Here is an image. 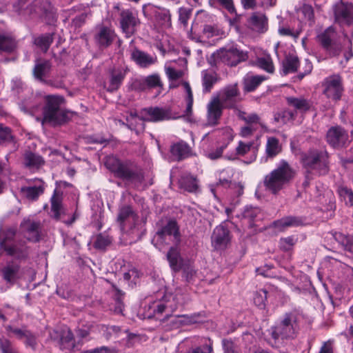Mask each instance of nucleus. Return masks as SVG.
<instances>
[{
  "label": "nucleus",
  "mask_w": 353,
  "mask_h": 353,
  "mask_svg": "<svg viewBox=\"0 0 353 353\" xmlns=\"http://www.w3.org/2000/svg\"><path fill=\"white\" fill-rule=\"evenodd\" d=\"M301 163L307 173L305 185H307L309 181L312 179L311 174L325 175L330 170L329 154L326 150H309L302 154Z\"/></svg>",
  "instance_id": "f257e3e1"
},
{
  "label": "nucleus",
  "mask_w": 353,
  "mask_h": 353,
  "mask_svg": "<svg viewBox=\"0 0 353 353\" xmlns=\"http://www.w3.org/2000/svg\"><path fill=\"white\" fill-rule=\"evenodd\" d=\"M295 170L285 160H281L276 168L265 176L264 185L273 194H276L294 178Z\"/></svg>",
  "instance_id": "f03ea898"
},
{
  "label": "nucleus",
  "mask_w": 353,
  "mask_h": 353,
  "mask_svg": "<svg viewBox=\"0 0 353 353\" xmlns=\"http://www.w3.org/2000/svg\"><path fill=\"white\" fill-rule=\"evenodd\" d=\"M105 165L114 175L124 181L132 183H141L143 176L141 172L134 169L128 162H121L114 156L105 158Z\"/></svg>",
  "instance_id": "7ed1b4c3"
},
{
  "label": "nucleus",
  "mask_w": 353,
  "mask_h": 353,
  "mask_svg": "<svg viewBox=\"0 0 353 353\" xmlns=\"http://www.w3.org/2000/svg\"><path fill=\"white\" fill-rule=\"evenodd\" d=\"M300 314L296 311L286 312L280 323L272 328V336L274 339H294L299 330Z\"/></svg>",
  "instance_id": "20e7f679"
},
{
  "label": "nucleus",
  "mask_w": 353,
  "mask_h": 353,
  "mask_svg": "<svg viewBox=\"0 0 353 353\" xmlns=\"http://www.w3.org/2000/svg\"><path fill=\"white\" fill-rule=\"evenodd\" d=\"M63 98L59 96H48L43 110V123L61 125L69 119L68 112L60 108Z\"/></svg>",
  "instance_id": "39448f33"
},
{
  "label": "nucleus",
  "mask_w": 353,
  "mask_h": 353,
  "mask_svg": "<svg viewBox=\"0 0 353 353\" xmlns=\"http://www.w3.org/2000/svg\"><path fill=\"white\" fill-rule=\"evenodd\" d=\"M323 94L333 101L341 100L344 92L343 80L339 74H333L326 77L323 83Z\"/></svg>",
  "instance_id": "423d86ee"
},
{
  "label": "nucleus",
  "mask_w": 353,
  "mask_h": 353,
  "mask_svg": "<svg viewBox=\"0 0 353 353\" xmlns=\"http://www.w3.org/2000/svg\"><path fill=\"white\" fill-rule=\"evenodd\" d=\"M318 41L324 50L332 57L339 55L342 50L341 43L337 40V34L332 27H329L317 36Z\"/></svg>",
  "instance_id": "0eeeda50"
},
{
  "label": "nucleus",
  "mask_w": 353,
  "mask_h": 353,
  "mask_svg": "<svg viewBox=\"0 0 353 353\" xmlns=\"http://www.w3.org/2000/svg\"><path fill=\"white\" fill-rule=\"evenodd\" d=\"M51 341L61 350L70 352L75 347V339L71 330L68 327L55 330L50 332Z\"/></svg>",
  "instance_id": "6e6552de"
},
{
  "label": "nucleus",
  "mask_w": 353,
  "mask_h": 353,
  "mask_svg": "<svg viewBox=\"0 0 353 353\" xmlns=\"http://www.w3.org/2000/svg\"><path fill=\"white\" fill-rule=\"evenodd\" d=\"M335 22L340 26H350L353 23V2L340 0L334 7Z\"/></svg>",
  "instance_id": "1a4fd4ad"
},
{
  "label": "nucleus",
  "mask_w": 353,
  "mask_h": 353,
  "mask_svg": "<svg viewBox=\"0 0 353 353\" xmlns=\"http://www.w3.org/2000/svg\"><path fill=\"white\" fill-rule=\"evenodd\" d=\"M247 58L246 53L239 50L236 48H222L214 54L216 61L222 62L229 66H235L239 63L245 61Z\"/></svg>",
  "instance_id": "9d476101"
},
{
  "label": "nucleus",
  "mask_w": 353,
  "mask_h": 353,
  "mask_svg": "<svg viewBox=\"0 0 353 353\" xmlns=\"http://www.w3.org/2000/svg\"><path fill=\"white\" fill-rule=\"evenodd\" d=\"M326 141L334 148H345L349 143L348 132L339 125L332 126L327 132Z\"/></svg>",
  "instance_id": "9b49d317"
},
{
  "label": "nucleus",
  "mask_w": 353,
  "mask_h": 353,
  "mask_svg": "<svg viewBox=\"0 0 353 353\" xmlns=\"http://www.w3.org/2000/svg\"><path fill=\"white\" fill-rule=\"evenodd\" d=\"M166 236H172L173 241L176 245L180 243L181 234L176 221L168 220L164 225H160L156 232L153 241L157 239V241L163 242Z\"/></svg>",
  "instance_id": "f8f14e48"
},
{
  "label": "nucleus",
  "mask_w": 353,
  "mask_h": 353,
  "mask_svg": "<svg viewBox=\"0 0 353 353\" xmlns=\"http://www.w3.org/2000/svg\"><path fill=\"white\" fill-rule=\"evenodd\" d=\"M225 108H234L236 103L241 101L240 91L237 84H231L225 86L216 97Z\"/></svg>",
  "instance_id": "ddd939ff"
},
{
  "label": "nucleus",
  "mask_w": 353,
  "mask_h": 353,
  "mask_svg": "<svg viewBox=\"0 0 353 353\" xmlns=\"http://www.w3.org/2000/svg\"><path fill=\"white\" fill-rule=\"evenodd\" d=\"M141 120L150 122H159L172 118L169 109L159 107L144 108L141 110Z\"/></svg>",
  "instance_id": "4468645a"
},
{
  "label": "nucleus",
  "mask_w": 353,
  "mask_h": 353,
  "mask_svg": "<svg viewBox=\"0 0 353 353\" xmlns=\"http://www.w3.org/2000/svg\"><path fill=\"white\" fill-rule=\"evenodd\" d=\"M212 245L215 250L225 249L231 240L230 233L223 224L216 226L212 234Z\"/></svg>",
  "instance_id": "2eb2a0df"
},
{
  "label": "nucleus",
  "mask_w": 353,
  "mask_h": 353,
  "mask_svg": "<svg viewBox=\"0 0 353 353\" xmlns=\"http://www.w3.org/2000/svg\"><path fill=\"white\" fill-rule=\"evenodd\" d=\"M0 246L8 255L19 261H26L28 258L30 248L24 243L8 244L6 242H1Z\"/></svg>",
  "instance_id": "dca6fc26"
},
{
  "label": "nucleus",
  "mask_w": 353,
  "mask_h": 353,
  "mask_svg": "<svg viewBox=\"0 0 353 353\" xmlns=\"http://www.w3.org/2000/svg\"><path fill=\"white\" fill-rule=\"evenodd\" d=\"M120 24L126 37H130L135 32L136 28L139 24V20L132 11L125 10L120 13Z\"/></svg>",
  "instance_id": "f3484780"
},
{
  "label": "nucleus",
  "mask_w": 353,
  "mask_h": 353,
  "mask_svg": "<svg viewBox=\"0 0 353 353\" xmlns=\"http://www.w3.org/2000/svg\"><path fill=\"white\" fill-rule=\"evenodd\" d=\"M94 38L100 48H106L112 43L116 38V34L110 28L100 26L97 28Z\"/></svg>",
  "instance_id": "a211bd4d"
},
{
  "label": "nucleus",
  "mask_w": 353,
  "mask_h": 353,
  "mask_svg": "<svg viewBox=\"0 0 353 353\" xmlns=\"http://www.w3.org/2000/svg\"><path fill=\"white\" fill-rule=\"evenodd\" d=\"M130 59L137 65L142 68H147L157 62V57L151 55L134 47L130 50Z\"/></svg>",
  "instance_id": "6ab92c4d"
},
{
  "label": "nucleus",
  "mask_w": 353,
  "mask_h": 353,
  "mask_svg": "<svg viewBox=\"0 0 353 353\" xmlns=\"http://www.w3.org/2000/svg\"><path fill=\"white\" fill-rule=\"evenodd\" d=\"M224 107L220 102V99L213 98L208 104L207 122L208 125H216L222 114Z\"/></svg>",
  "instance_id": "aec40b11"
},
{
  "label": "nucleus",
  "mask_w": 353,
  "mask_h": 353,
  "mask_svg": "<svg viewBox=\"0 0 353 353\" xmlns=\"http://www.w3.org/2000/svg\"><path fill=\"white\" fill-rule=\"evenodd\" d=\"M21 267L19 264L10 262L8 263L0 270V274L6 283L13 285L20 279Z\"/></svg>",
  "instance_id": "412c9836"
},
{
  "label": "nucleus",
  "mask_w": 353,
  "mask_h": 353,
  "mask_svg": "<svg viewBox=\"0 0 353 353\" xmlns=\"http://www.w3.org/2000/svg\"><path fill=\"white\" fill-rule=\"evenodd\" d=\"M52 68V64L50 61L43 60L37 61L32 70L33 76L39 81L50 85L53 83L51 81H48L45 78L48 77Z\"/></svg>",
  "instance_id": "4be33fe9"
},
{
  "label": "nucleus",
  "mask_w": 353,
  "mask_h": 353,
  "mask_svg": "<svg viewBox=\"0 0 353 353\" xmlns=\"http://www.w3.org/2000/svg\"><path fill=\"white\" fill-rule=\"evenodd\" d=\"M45 190L44 183L42 181L34 185L23 186L20 188V194L22 197L28 201H37L43 194Z\"/></svg>",
  "instance_id": "5701e85b"
},
{
  "label": "nucleus",
  "mask_w": 353,
  "mask_h": 353,
  "mask_svg": "<svg viewBox=\"0 0 353 353\" xmlns=\"http://www.w3.org/2000/svg\"><path fill=\"white\" fill-rule=\"evenodd\" d=\"M170 153L175 160L179 161L190 157L192 149L186 142L180 141L171 145Z\"/></svg>",
  "instance_id": "b1692460"
},
{
  "label": "nucleus",
  "mask_w": 353,
  "mask_h": 353,
  "mask_svg": "<svg viewBox=\"0 0 353 353\" xmlns=\"http://www.w3.org/2000/svg\"><path fill=\"white\" fill-rule=\"evenodd\" d=\"M26 231V238L33 242L39 240L41 223L39 221H34L30 219H25L21 224Z\"/></svg>",
  "instance_id": "393cba45"
},
{
  "label": "nucleus",
  "mask_w": 353,
  "mask_h": 353,
  "mask_svg": "<svg viewBox=\"0 0 353 353\" xmlns=\"http://www.w3.org/2000/svg\"><path fill=\"white\" fill-rule=\"evenodd\" d=\"M181 294H176L175 296H172V301L174 302L173 304L170 300L159 303L154 305V312L155 314H161L164 312H173L177 309L179 305H183V302L181 301Z\"/></svg>",
  "instance_id": "a878e982"
},
{
  "label": "nucleus",
  "mask_w": 353,
  "mask_h": 353,
  "mask_svg": "<svg viewBox=\"0 0 353 353\" xmlns=\"http://www.w3.org/2000/svg\"><path fill=\"white\" fill-rule=\"evenodd\" d=\"M249 26L254 31L264 32L268 28V19L261 12H254L248 19Z\"/></svg>",
  "instance_id": "bb28decb"
},
{
  "label": "nucleus",
  "mask_w": 353,
  "mask_h": 353,
  "mask_svg": "<svg viewBox=\"0 0 353 353\" xmlns=\"http://www.w3.org/2000/svg\"><path fill=\"white\" fill-rule=\"evenodd\" d=\"M148 8L150 12L153 14L157 23L160 26H170L171 16L169 10L150 5Z\"/></svg>",
  "instance_id": "cd10ccee"
},
{
  "label": "nucleus",
  "mask_w": 353,
  "mask_h": 353,
  "mask_svg": "<svg viewBox=\"0 0 353 353\" xmlns=\"http://www.w3.org/2000/svg\"><path fill=\"white\" fill-rule=\"evenodd\" d=\"M45 163L44 159L38 154L26 151L23 154V165L30 170H38Z\"/></svg>",
  "instance_id": "c85d7f7f"
},
{
  "label": "nucleus",
  "mask_w": 353,
  "mask_h": 353,
  "mask_svg": "<svg viewBox=\"0 0 353 353\" xmlns=\"http://www.w3.org/2000/svg\"><path fill=\"white\" fill-rule=\"evenodd\" d=\"M179 185L181 189L189 192H196L199 190L196 178L188 173L181 176L179 179Z\"/></svg>",
  "instance_id": "c756f323"
},
{
  "label": "nucleus",
  "mask_w": 353,
  "mask_h": 353,
  "mask_svg": "<svg viewBox=\"0 0 353 353\" xmlns=\"http://www.w3.org/2000/svg\"><path fill=\"white\" fill-rule=\"evenodd\" d=\"M285 99L288 105L292 108L296 114L298 111L305 112L310 108V101L303 97H288Z\"/></svg>",
  "instance_id": "7c9ffc66"
},
{
  "label": "nucleus",
  "mask_w": 353,
  "mask_h": 353,
  "mask_svg": "<svg viewBox=\"0 0 353 353\" xmlns=\"http://www.w3.org/2000/svg\"><path fill=\"white\" fill-rule=\"evenodd\" d=\"M167 259L172 270L178 272L181 270L183 261L176 245L170 248L167 253Z\"/></svg>",
  "instance_id": "2f4dec72"
},
{
  "label": "nucleus",
  "mask_w": 353,
  "mask_h": 353,
  "mask_svg": "<svg viewBox=\"0 0 353 353\" xmlns=\"http://www.w3.org/2000/svg\"><path fill=\"white\" fill-rule=\"evenodd\" d=\"M128 71V69L127 68L125 69H116L112 70L110 76V85L108 87L109 91L114 92L119 89Z\"/></svg>",
  "instance_id": "473e14b6"
},
{
  "label": "nucleus",
  "mask_w": 353,
  "mask_h": 353,
  "mask_svg": "<svg viewBox=\"0 0 353 353\" xmlns=\"http://www.w3.org/2000/svg\"><path fill=\"white\" fill-rule=\"evenodd\" d=\"M17 48V41L9 34L0 31V53H11Z\"/></svg>",
  "instance_id": "72a5a7b5"
},
{
  "label": "nucleus",
  "mask_w": 353,
  "mask_h": 353,
  "mask_svg": "<svg viewBox=\"0 0 353 353\" xmlns=\"http://www.w3.org/2000/svg\"><path fill=\"white\" fill-rule=\"evenodd\" d=\"M301 221L296 216H285L281 219L274 221L272 223L273 226L280 231H283L288 228L298 226L301 224Z\"/></svg>",
  "instance_id": "f704fd0d"
},
{
  "label": "nucleus",
  "mask_w": 353,
  "mask_h": 353,
  "mask_svg": "<svg viewBox=\"0 0 353 353\" xmlns=\"http://www.w3.org/2000/svg\"><path fill=\"white\" fill-rule=\"evenodd\" d=\"M281 152V146L279 140L275 137H269L267 141L265 153L266 159L274 158Z\"/></svg>",
  "instance_id": "c9c22d12"
},
{
  "label": "nucleus",
  "mask_w": 353,
  "mask_h": 353,
  "mask_svg": "<svg viewBox=\"0 0 353 353\" xmlns=\"http://www.w3.org/2000/svg\"><path fill=\"white\" fill-rule=\"evenodd\" d=\"M261 210L258 208L246 206L241 214L243 220L247 221L250 227L254 225V222L257 220Z\"/></svg>",
  "instance_id": "e433bc0d"
},
{
  "label": "nucleus",
  "mask_w": 353,
  "mask_h": 353,
  "mask_svg": "<svg viewBox=\"0 0 353 353\" xmlns=\"http://www.w3.org/2000/svg\"><path fill=\"white\" fill-rule=\"evenodd\" d=\"M283 74L286 75L289 73L295 72L297 70L299 59L296 57L290 55L283 61Z\"/></svg>",
  "instance_id": "4c0bfd02"
},
{
  "label": "nucleus",
  "mask_w": 353,
  "mask_h": 353,
  "mask_svg": "<svg viewBox=\"0 0 353 353\" xmlns=\"http://www.w3.org/2000/svg\"><path fill=\"white\" fill-rule=\"evenodd\" d=\"M51 210L53 217L56 220H61L62 215L65 214V209L63 208L61 199L59 196L54 195L51 199Z\"/></svg>",
  "instance_id": "58836bf2"
},
{
  "label": "nucleus",
  "mask_w": 353,
  "mask_h": 353,
  "mask_svg": "<svg viewBox=\"0 0 353 353\" xmlns=\"http://www.w3.org/2000/svg\"><path fill=\"white\" fill-rule=\"evenodd\" d=\"M216 74L214 72H208L204 70L202 72V83L203 86V91L209 92L213 85L216 82Z\"/></svg>",
  "instance_id": "ea45409f"
},
{
  "label": "nucleus",
  "mask_w": 353,
  "mask_h": 353,
  "mask_svg": "<svg viewBox=\"0 0 353 353\" xmlns=\"http://www.w3.org/2000/svg\"><path fill=\"white\" fill-rule=\"evenodd\" d=\"M296 117V112L285 109L274 114V120L277 123L285 124L290 121H294Z\"/></svg>",
  "instance_id": "a19ab883"
},
{
  "label": "nucleus",
  "mask_w": 353,
  "mask_h": 353,
  "mask_svg": "<svg viewBox=\"0 0 353 353\" xmlns=\"http://www.w3.org/2000/svg\"><path fill=\"white\" fill-rule=\"evenodd\" d=\"M265 79V77L261 75L248 77L244 80V90L247 92H252Z\"/></svg>",
  "instance_id": "79ce46f5"
},
{
  "label": "nucleus",
  "mask_w": 353,
  "mask_h": 353,
  "mask_svg": "<svg viewBox=\"0 0 353 353\" xmlns=\"http://www.w3.org/2000/svg\"><path fill=\"white\" fill-rule=\"evenodd\" d=\"M130 218H132L133 221L137 219V215L134 212L130 206L125 205L119 209L117 221L121 224H123L126 220Z\"/></svg>",
  "instance_id": "37998d69"
},
{
  "label": "nucleus",
  "mask_w": 353,
  "mask_h": 353,
  "mask_svg": "<svg viewBox=\"0 0 353 353\" xmlns=\"http://www.w3.org/2000/svg\"><path fill=\"white\" fill-rule=\"evenodd\" d=\"M53 41L52 34H42L34 39V44L39 47L43 52H47Z\"/></svg>",
  "instance_id": "c03bdc74"
},
{
  "label": "nucleus",
  "mask_w": 353,
  "mask_h": 353,
  "mask_svg": "<svg viewBox=\"0 0 353 353\" xmlns=\"http://www.w3.org/2000/svg\"><path fill=\"white\" fill-rule=\"evenodd\" d=\"M253 148L254 154L256 153L257 148H253L252 143H245L243 141H239V145L236 148V153L234 156H228L227 158L228 159H234L235 155H241L244 156L247 154L251 149ZM256 158V154H254V159Z\"/></svg>",
  "instance_id": "a18cd8bd"
},
{
  "label": "nucleus",
  "mask_w": 353,
  "mask_h": 353,
  "mask_svg": "<svg viewBox=\"0 0 353 353\" xmlns=\"http://www.w3.org/2000/svg\"><path fill=\"white\" fill-rule=\"evenodd\" d=\"M208 2L212 8L221 7L227 10L230 13L236 12L232 0H209Z\"/></svg>",
  "instance_id": "49530a36"
},
{
  "label": "nucleus",
  "mask_w": 353,
  "mask_h": 353,
  "mask_svg": "<svg viewBox=\"0 0 353 353\" xmlns=\"http://www.w3.org/2000/svg\"><path fill=\"white\" fill-rule=\"evenodd\" d=\"M182 85L184 88V90L186 92V103L187 106L185 111V114L186 116H190L192 114V105H193V94L192 92V89L190 88V85L188 82L187 81H183L181 83Z\"/></svg>",
  "instance_id": "de8ad7c7"
},
{
  "label": "nucleus",
  "mask_w": 353,
  "mask_h": 353,
  "mask_svg": "<svg viewBox=\"0 0 353 353\" xmlns=\"http://www.w3.org/2000/svg\"><path fill=\"white\" fill-rule=\"evenodd\" d=\"M256 63L259 68L269 73H273L274 71L272 59L270 55H264L258 58Z\"/></svg>",
  "instance_id": "09e8293b"
},
{
  "label": "nucleus",
  "mask_w": 353,
  "mask_h": 353,
  "mask_svg": "<svg viewBox=\"0 0 353 353\" xmlns=\"http://www.w3.org/2000/svg\"><path fill=\"white\" fill-rule=\"evenodd\" d=\"M338 193L340 199L347 206H353V192L347 187H339Z\"/></svg>",
  "instance_id": "8fccbe9b"
},
{
  "label": "nucleus",
  "mask_w": 353,
  "mask_h": 353,
  "mask_svg": "<svg viewBox=\"0 0 353 353\" xmlns=\"http://www.w3.org/2000/svg\"><path fill=\"white\" fill-rule=\"evenodd\" d=\"M112 243V238L104 234H99L97 236L94 243L95 248L99 250H105Z\"/></svg>",
  "instance_id": "3c124183"
},
{
  "label": "nucleus",
  "mask_w": 353,
  "mask_h": 353,
  "mask_svg": "<svg viewBox=\"0 0 353 353\" xmlns=\"http://www.w3.org/2000/svg\"><path fill=\"white\" fill-rule=\"evenodd\" d=\"M144 78L147 89H152L154 88H163V83L158 74L148 75L147 77H145Z\"/></svg>",
  "instance_id": "603ef678"
},
{
  "label": "nucleus",
  "mask_w": 353,
  "mask_h": 353,
  "mask_svg": "<svg viewBox=\"0 0 353 353\" xmlns=\"http://www.w3.org/2000/svg\"><path fill=\"white\" fill-rule=\"evenodd\" d=\"M12 139L10 128L0 124V144L10 143Z\"/></svg>",
  "instance_id": "864d4df0"
},
{
  "label": "nucleus",
  "mask_w": 353,
  "mask_h": 353,
  "mask_svg": "<svg viewBox=\"0 0 353 353\" xmlns=\"http://www.w3.org/2000/svg\"><path fill=\"white\" fill-rule=\"evenodd\" d=\"M267 294L268 292L265 290H261L258 291L254 295V303L261 309H263L265 306Z\"/></svg>",
  "instance_id": "5fc2aeb1"
},
{
  "label": "nucleus",
  "mask_w": 353,
  "mask_h": 353,
  "mask_svg": "<svg viewBox=\"0 0 353 353\" xmlns=\"http://www.w3.org/2000/svg\"><path fill=\"white\" fill-rule=\"evenodd\" d=\"M296 243V239L294 236L281 238L279 241V247L283 251H289L292 250Z\"/></svg>",
  "instance_id": "6e6d98bb"
},
{
  "label": "nucleus",
  "mask_w": 353,
  "mask_h": 353,
  "mask_svg": "<svg viewBox=\"0 0 353 353\" xmlns=\"http://www.w3.org/2000/svg\"><path fill=\"white\" fill-rule=\"evenodd\" d=\"M0 351L1 353H17L12 343L3 336L0 337Z\"/></svg>",
  "instance_id": "4d7b16f0"
},
{
  "label": "nucleus",
  "mask_w": 353,
  "mask_h": 353,
  "mask_svg": "<svg viewBox=\"0 0 353 353\" xmlns=\"http://www.w3.org/2000/svg\"><path fill=\"white\" fill-rule=\"evenodd\" d=\"M113 288L114 290V300L117 305L115 307V312L119 313L121 312L123 309V303L122 302V299L124 296V293L114 285H113Z\"/></svg>",
  "instance_id": "13d9d810"
},
{
  "label": "nucleus",
  "mask_w": 353,
  "mask_h": 353,
  "mask_svg": "<svg viewBox=\"0 0 353 353\" xmlns=\"http://www.w3.org/2000/svg\"><path fill=\"white\" fill-rule=\"evenodd\" d=\"M191 14L192 10L190 8L183 7L179 9V20L184 27L187 26Z\"/></svg>",
  "instance_id": "bf43d9fd"
},
{
  "label": "nucleus",
  "mask_w": 353,
  "mask_h": 353,
  "mask_svg": "<svg viewBox=\"0 0 353 353\" xmlns=\"http://www.w3.org/2000/svg\"><path fill=\"white\" fill-rule=\"evenodd\" d=\"M46 11L44 7L41 6L40 1H34L31 5H30L26 10V12L29 14H41Z\"/></svg>",
  "instance_id": "052dcab7"
},
{
  "label": "nucleus",
  "mask_w": 353,
  "mask_h": 353,
  "mask_svg": "<svg viewBox=\"0 0 353 353\" xmlns=\"http://www.w3.org/2000/svg\"><path fill=\"white\" fill-rule=\"evenodd\" d=\"M228 144L224 143L216 149L209 151L206 153V157L211 160H216L219 159L223 152V150L227 148Z\"/></svg>",
  "instance_id": "680f3d73"
},
{
  "label": "nucleus",
  "mask_w": 353,
  "mask_h": 353,
  "mask_svg": "<svg viewBox=\"0 0 353 353\" xmlns=\"http://www.w3.org/2000/svg\"><path fill=\"white\" fill-rule=\"evenodd\" d=\"M132 90L136 91H144L147 89L144 77L137 78L132 80L131 83Z\"/></svg>",
  "instance_id": "e2e57ef3"
},
{
  "label": "nucleus",
  "mask_w": 353,
  "mask_h": 353,
  "mask_svg": "<svg viewBox=\"0 0 353 353\" xmlns=\"http://www.w3.org/2000/svg\"><path fill=\"white\" fill-rule=\"evenodd\" d=\"M165 73L170 81L177 80L181 78L183 75V72L181 70H176L173 68L168 67L165 68Z\"/></svg>",
  "instance_id": "0e129e2a"
},
{
  "label": "nucleus",
  "mask_w": 353,
  "mask_h": 353,
  "mask_svg": "<svg viewBox=\"0 0 353 353\" xmlns=\"http://www.w3.org/2000/svg\"><path fill=\"white\" fill-rule=\"evenodd\" d=\"M222 344L225 353H239L238 349L232 341L223 339Z\"/></svg>",
  "instance_id": "69168bd1"
},
{
  "label": "nucleus",
  "mask_w": 353,
  "mask_h": 353,
  "mask_svg": "<svg viewBox=\"0 0 353 353\" xmlns=\"http://www.w3.org/2000/svg\"><path fill=\"white\" fill-rule=\"evenodd\" d=\"M203 33L207 38H211L219 34V29L212 25H205L203 28Z\"/></svg>",
  "instance_id": "338daca9"
},
{
  "label": "nucleus",
  "mask_w": 353,
  "mask_h": 353,
  "mask_svg": "<svg viewBox=\"0 0 353 353\" xmlns=\"http://www.w3.org/2000/svg\"><path fill=\"white\" fill-rule=\"evenodd\" d=\"M117 351L114 348H110L106 346H101L92 350L84 351L83 353H117Z\"/></svg>",
  "instance_id": "774afa93"
}]
</instances>
